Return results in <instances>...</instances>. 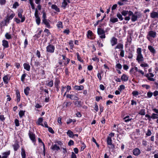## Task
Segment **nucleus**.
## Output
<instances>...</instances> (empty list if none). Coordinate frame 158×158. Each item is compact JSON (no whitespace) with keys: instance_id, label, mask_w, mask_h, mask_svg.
Returning <instances> with one entry per match:
<instances>
[{"instance_id":"1","label":"nucleus","mask_w":158,"mask_h":158,"mask_svg":"<svg viewBox=\"0 0 158 158\" xmlns=\"http://www.w3.org/2000/svg\"><path fill=\"white\" fill-rule=\"evenodd\" d=\"M136 52L137 53V56L136 60L139 63L143 61L144 60V58L141 53V48H137V49Z\"/></svg>"},{"instance_id":"2","label":"nucleus","mask_w":158,"mask_h":158,"mask_svg":"<svg viewBox=\"0 0 158 158\" xmlns=\"http://www.w3.org/2000/svg\"><path fill=\"white\" fill-rule=\"evenodd\" d=\"M97 33L101 39L106 38L105 31L103 29L98 28L97 29Z\"/></svg>"},{"instance_id":"3","label":"nucleus","mask_w":158,"mask_h":158,"mask_svg":"<svg viewBox=\"0 0 158 158\" xmlns=\"http://www.w3.org/2000/svg\"><path fill=\"white\" fill-rule=\"evenodd\" d=\"M23 12V9H19L18 11V16L19 18L21 19V22H23L25 20V17L24 15H22V14Z\"/></svg>"},{"instance_id":"4","label":"nucleus","mask_w":158,"mask_h":158,"mask_svg":"<svg viewBox=\"0 0 158 158\" xmlns=\"http://www.w3.org/2000/svg\"><path fill=\"white\" fill-rule=\"evenodd\" d=\"M134 14L132 16L131 18V20L133 22L137 20L138 18H139L141 17V14L139 12L136 11Z\"/></svg>"},{"instance_id":"5","label":"nucleus","mask_w":158,"mask_h":158,"mask_svg":"<svg viewBox=\"0 0 158 158\" xmlns=\"http://www.w3.org/2000/svg\"><path fill=\"white\" fill-rule=\"evenodd\" d=\"M60 83V80L58 78H56L55 79L54 84L55 87L56 88V91L58 92L59 90V85Z\"/></svg>"},{"instance_id":"6","label":"nucleus","mask_w":158,"mask_h":158,"mask_svg":"<svg viewBox=\"0 0 158 158\" xmlns=\"http://www.w3.org/2000/svg\"><path fill=\"white\" fill-rule=\"evenodd\" d=\"M46 49L47 52L52 53L54 52L55 47L54 45L52 44H49L46 47Z\"/></svg>"},{"instance_id":"7","label":"nucleus","mask_w":158,"mask_h":158,"mask_svg":"<svg viewBox=\"0 0 158 158\" xmlns=\"http://www.w3.org/2000/svg\"><path fill=\"white\" fill-rule=\"evenodd\" d=\"M28 135L31 140L32 141V142L35 143L36 142L35 139V135L32 132L29 131L28 133Z\"/></svg>"},{"instance_id":"8","label":"nucleus","mask_w":158,"mask_h":158,"mask_svg":"<svg viewBox=\"0 0 158 158\" xmlns=\"http://www.w3.org/2000/svg\"><path fill=\"white\" fill-rule=\"evenodd\" d=\"M86 35L87 38L90 40H94L95 38V37H94V34L90 30H88L87 31V33Z\"/></svg>"},{"instance_id":"9","label":"nucleus","mask_w":158,"mask_h":158,"mask_svg":"<svg viewBox=\"0 0 158 158\" xmlns=\"http://www.w3.org/2000/svg\"><path fill=\"white\" fill-rule=\"evenodd\" d=\"M156 32L155 31H149L147 36V38L148 39V36L153 38H155L156 36Z\"/></svg>"},{"instance_id":"10","label":"nucleus","mask_w":158,"mask_h":158,"mask_svg":"<svg viewBox=\"0 0 158 158\" xmlns=\"http://www.w3.org/2000/svg\"><path fill=\"white\" fill-rule=\"evenodd\" d=\"M9 77V75L7 74L4 76L3 77L2 79L4 84H7L8 83V81L10 80L11 78L10 77Z\"/></svg>"},{"instance_id":"11","label":"nucleus","mask_w":158,"mask_h":158,"mask_svg":"<svg viewBox=\"0 0 158 158\" xmlns=\"http://www.w3.org/2000/svg\"><path fill=\"white\" fill-rule=\"evenodd\" d=\"M48 21H50L48 19L42 20V23L44 24L45 25L46 27L49 29L51 28V26Z\"/></svg>"},{"instance_id":"12","label":"nucleus","mask_w":158,"mask_h":158,"mask_svg":"<svg viewBox=\"0 0 158 158\" xmlns=\"http://www.w3.org/2000/svg\"><path fill=\"white\" fill-rule=\"evenodd\" d=\"M110 42L111 45L113 46L117 44L118 40L115 37H113L110 40Z\"/></svg>"},{"instance_id":"13","label":"nucleus","mask_w":158,"mask_h":158,"mask_svg":"<svg viewBox=\"0 0 158 158\" xmlns=\"http://www.w3.org/2000/svg\"><path fill=\"white\" fill-rule=\"evenodd\" d=\"M140 153V151L138 148H135L133 151V154L135 156H138Z\"/></svg>"},{"instance_id":"14","label":"nucleus","mask_w":158,"mask_h":158,"mask_svg":"<svg viewBox=\"0 0 158 158\" xmlns=\"http://www.w3.org/2000/svg\"><path fill=\"white\" fill-rule=\"evenodd\" d=\"M51 149L53 151H58L60 149V147L56 144H52L51 147Z\"/></svg>"},{"instance_id":"15","label":"nucleus","mask_w":158,"mask_h":158,"mask_svg":"<svg viewBox=\"0 0 158 158\" xmlns=\"http://www.w3.org/2000/svg\"><path fill=\"white\" fill-rule=\"evenodd\" d=\"M2 45L4 48H8L9 47L8 41L5 40H3L2 41Z\"/></svg>"},{"instance_id":"16","label":"nucleus","mask_w":158,"mask_h":158,"mask_svg":"<svg viewBox=\"0 0 158 158\" xmlns=\"http://www.w3.org/2000/svg\"><path fill=\"white\" fill-rule=\"evenodd\" d=\"M24 69L26 70L29 71L30 70V66L28 63H24L23 64Z\"/></svg>"},{"instance_id":"17","label":"nucleus","mask_w":158,"mask_h":158,"mask_svg":"<svg viewBox=\"0 0 158 158\" xmlns=\"http://www.w3.org/2000/svg\"><path fill=\"white\" fill-rule=\"evenodd\" d=\"M150 16L152 18H158V12H152L150 14Z\"/></svg>"},{"instance_id":"18","label":"nucleus","mask_w":158,"mask_h":158,"mask_svg":"<svg viewBox=\"0 0 158 158\" xmlns=\"http://www.w3.org/2000/svg\"><path fill=\"white\" fill-rule=\"evenodd\" d=\"M10 151L9 150L7 152H3L2 155H3L2 158H7L8 156L10 155Z\"/></svg>"},{"instance_id":"19","label":"nucleus","mask_w":158,"mask_h":158,"mask_svg":"<svg viewBox=\"0 0 158 158\" xmlns=\"http://www.w3.org/2000/svg\"><path fill=\"white\" fill-rule=\"evenodd\" d=\"M67 2L70 3L69 0H63V1L62 3V6L64 9L68 5Z\"/></svg>"},{"instance_id":"20","label":"nucleus","mask_w":158,"mask_h":158,"mask_svg":"<svg viewBox=\"0 0 158 158\" xmlns=\"http://www.w3.org/2000/svg\"><path fill=\"white\" fill-rule=\"evenodd\" d=\"M51 8L53 10H54L57 12H59L60 10L58 6L56 4H52L51 6Z\"/></svg>"},{"instance_id":"21","label":"nucleus","mask_w":158,"mask_h":158,"mask_svg":"<svg viewBox=\"0 0 158 158\" xmlns=\"http://www.w3.org/2000/svg\"><path fill=\"white\" fill-rule=\"evenodd\" d=\"M74 89L77 90H82L84 88V86L82 85L78 86L75 85L74 87Z\"/></svg>"},{"instance_id":"22","label":"nucleus","mask_w":158,"mask_h":158,"mask_svg":"<svg viewBox=\"0 0 158 158\" xmlns=\"http://www.w3.org/2000/svg\"><path fill=\"white\" fill-rule=\"evenodd\" d=\"M148 49L150 51V52L153 54H155L156 53V51L154 48L151 45H149L148 47Z\"/></svg>"},{"instance_id":"23","label":"nucleus","mask_w":158,"mask_h":158,"mask_svg":"<svg viewBox=\"0 0 158 158\" xmlns=\"http://www.w3.org/2000/svg\"><path fill=\"white\" fill-rule=\"evenodd\" d=\"M121 79L122 81H128V77L126 74H123L121 77Z\"/></svg>"},{"instance_id":"24","label":"nucleus","mask_w":158,"mask_h":158,"mask_svg":"<svg viewBox=\"0 0 158 158\" xmlns=\"http://www.w3.org/2000/svg\"><path fill=\"white\" fill-rule=\"evenodd\" d=\"M119 49L120 50H121L122 49H123V44L122 43H118L115 47L114 48V49Z\"/></svg>"},{"instance_id":"25","label":"nucleus","mask_w":158,"mask_h":158,"mask_svg":"<svg viewBox=\"0 0 158 158\" xmlns=\"http://www.w3.org/2000/svg\"><path fill=\"white\" fill-rule=\"evenodd\" d=\"M118 21V20L117 18L114 17L110 18V22L112 23H114L117 22Z\"/></svg>"},{"instance_id":"26","label":"nucleus","mask_w":158,"mask_h":158,"mask_svg":"<svg viewBox=\"0 0 158 158\" xmlns=\"http://www.w3.org/2000/svg\"><path fill=\"white\" fill-rule=\"evenodd\" d=\"M30 88L28 87L27 86L24 89V92L25 94L27 96L29 94V92L30 91Z\"/></svg>"},{"instance_id":"27","label":"nucleus","mask_w":158,"mask_h":158,"mask_svg":"<svg viewBox=\"0 0 158 158\" xmlns=\"http://www.w3.org/2000/svg\"><path fill=\"white\" fill-rule=\"evenodd\" d=\"M43 121V118H39L37 122H36L37 124L38 125H40L44 127L43 124L41 123Z\"/></svg>"},{"instance_id":"28","label":"nucleus","mask_w":158,"mask_h":158,"mask_svg":"<svg viewBox=\"0 0 158 158\" xmlns=\"http://www.w3.org/2000/svg\"><path fill=\"white\" fill-rule=\"evenodd\" d=\"M144 76L147 78L148 79V80L150 81H154L155 80V79L154 78L150 77L149 76V73H148L147 74L145 75Z\"/></svg>"},{"instance_id":"29","label":"nucleus","mask_w":158,"mask_h":158,"mask_svg":"<svg viewBox=\"0 0 158 158\" xmlns=\"http://www.w3.org/2000/svg\"><path fill=\"white\" fill-rule=\"evenodd\" d=\"M66 88V91L64 94V96H65L68 93H69V91L72 89L71 86L69 85H67Z\"/></svg>"},{"instance_id":"30","label":"nucleus","mask_w":158,"mask_h":158,"mask_svg":"<svg viewBox=\"0 0 158 158\" xmlns=\"http://www.w3.org/2000/svg\"><path fill=\"white\" fill-rule=\"evenodd\" d=\"M76 55L77 56V58L78 60L80 61L81 62L83 63L84 61L82 59H81V57L80 56L79 53L78 52H77L76 53Z\"/></svg>"},{"instance_id":"31","label":"nucleus","mask_w":158,"mask_h":158,"mask_svg":"<svg viewBox=\"0 0 158 158\" xmlns=\"http://www.w3.org/2000/svg\"><path fill=\"white\" fill-rule=\"evenodd\" d=\"M56 26L58 28H63V25L61 21H58L57 24Z\"/></svg>"},{"instance_id":"32","label":"nucleus","mask_w":158,"mask_h":158,"mask_svg":"<svg viewBox=\"0 0 158 158\" xmlns=\"http://www.w3.org/2000/svg\"><path fill=\"white\" fill-rule=\"evenodd\" d=\"M107 143L108 145L112 144V140L110 137L108 136L107 137Z\"/></svg>"},{"instance_id":"33","label":"nucleus","mask_w":158,"mask_h":158,"mask_svg":"<svg viewBox=\"0 0 158 158\" xmlns=\"http://www.w3.org/2000/svg\"><path fill=\"white\" fill-rule=\"evenodd\" d=\"M122 14H120L119 13H118L117 14L116 16L120 21H122L123 19V18L122 17Z\"/></svg>"},{"instance_id":"34","label":"nucleus","mask_w":158,"mask_h":158,"mask_svg":"<svg viewBox=\"0 0 158 158\" xmlns=\"http://www.w3.org/2000/svg\"><path fill=\"white\" fill-rule=\"evenodd\" d=\"M67 134L70 137H73L74 136L73 132L71 130H68Z\"/></svg>"},{"instance_id":"35","label":"nucleus","mask_w":158,"mask_h":158,"mask_svg":"<svg viewBox=\"0 0 158 158\" xmlns=\"http://www.w3.org/2000/svg\"><path fill=\"white\" fill-rule=\"evenodd\" d=\"M5 37L7 40H10L12 39L11 35L7 32L5 34Z\"/></svg>"},{"instance_id":"36","label":"nucleus","mask_w":158,"mask_h":158,"mask_svg":"<svg viewBox=\"0 0 158 158\" xmlns=\"http://www.w3.org/2000/svg\"><path fill=\"white\" fill-rule=\"evenodd\" d=\"M42 30H40L39 31L38 33L36 34H35L34 36V37L36 38L37 39L40 37L41 35V33L42 32Z\"/></svg>"},{"instance_id":"37","label":"nucleus","mask_w":158,"mask_h":158,"mask_svg":"<svg viewBox=\"0 0 158 158\" xmlns=\"http://www.w3.org/2000/svg\"><path fill=\"white\" fill-rule=\"evenodd\" d=\"M75 105L77 106H81L82 105V102L81 101H76L75 102Z\"/></svg>"},{"instance_id":"38","label":"nucleus","mask_w":158,"mask_h":158,"mask_svg":"<svg viewBox=\"0 0 158 158\" xmlns=\"http://www.w3.org/2000/svg\"><path fill=\"white\" fill-rule=\"evenodd\" d=\"M69 45L71 49H73L74 47V44L73 41L70 40L69 42Z\"/></svg>"},{"instance_id":"39","label":"nucleus","mask_w":158,"mask_h":158,"mask_svg":"<svg viewBox=\"0 0 158 158\" xmlns=\"http://www.w3.org/2000/svg\"><path fill=\"white\" fill-rule=\"evenodd\" d=\"M124 121L126 122H128L132 119V118H130L129 116H127L123 118Z\"/></svg>"},{"instance_id":"40","label":"nucleus","mask_w":158,"mask_h":158,"mask_svg":"<svg viewBox=\"0 0 158 158\" xmlns=\"http://www.w3.org/2000/svg\"><path fill=\"white\" fill-rule=\"evenodd\" d=\"M27 74L25 73L24 74H23L21 77V81L23 82L24 81L25 78L26 76L27 75Z\"/></svg>"},{"instance_id":"41","label":"nucleus","mask_w":158,"mask_h":158,"mask_svg":"<svg viewBox=\"0 0 158 158\" xmlns=\"http://www.w3.org/2000/svg\"><path fill=\"white\" fill-rule=\"evenodd\" d=\"M13 146L14 148V150L15 151H16L18 149L19 147V144L17 143H15L13 145Z\"/></svg>"},{"instance_id":"42","label":"nucleus","mask_w":158,"mask_h":158,"mask_svg":"<svg viewBox=\"0 0 158 158\" xmlns=\"http://www.w3.org/2000/svg\"><path fill=\"white\" fill-rule=\"evenodd\" d=\"M25 111L20 110L19 112V115L20 118H22L24 115Z\"/></svg>"},{"instance_id":"43","label":"nucleus","mask_w":158,"mask_h":158,"mask_svg":"<svg viewBox=\"0 0 158 158\" xmlns=\"http://www.w3.org/2000/svg\"><path fill=\"white\" fill-rule=\"evenodd\" d=\"M10 19L7 16H6L4 19L5 25H6L7 23H9L10 22Z\"/></svg>"},{"instance_id":"44","label":"nucleus","mask_w":158,"mask_h":158,"mask_svg":"<svg viewBox=\"0 0 158 158\" xmlns=\"http://www.w3.org/2000/svg\"><path fill=\"white\" fill-rule=\"evenodd\" d=\"M21 154L22 156V158H26L25 152V150L23 149H22Z\"/></svg>"},{"instance_id":"45","label":"nucleus","mask_w":158,"mask_h":158,"mask_svg":"<svg viewBox=\"0 0 158 158\" xmlns=\"http://www.w3.org/2000/svg\"><path fill=\"white\" fill-rule=\"evenodd\" d=\"M158 115L157 114L155 113H153L152 115L151 116V118L152 119H158V117L157 116Z\"/></svg>"},{"instance_id":"46","label":"nucleus","mask_w":158,"mask_h":158,"mask_svg":"<svg viewBox=\"0 0 158 158\" xmlns=\"http://www.w3.org/2000/svg\"><path fill=\"white\" fill-rule=\"evenodd\" d=\"M36 20L35 21L36 24L38 25H39L40 23L41 20L40 19V17L35 18Z\"/></svg>"},{"instance_id":"47","label":"nucleus","mask_w":158,"mask_h":158,"mask_svg":"<svg viewBox=\"0 0 158 158\" xmlns=\"http://www.w3.org/2000/svg\"><path fill=\"white\" fill-rule=\"evenodd\" d=\"M145 110L144 109H141L139 111V114L141 115H144L145 114Z\"/></svg>"},{"instance_id":"48","label":"nucleus","mask_w":158,"mask_h":158,"mask_svg":"<svg viewBox=\"0 0 158 158\" xmlns=\"http://www.w3.org/2000/svg\"><path fill=\"white\" fill-rule=\"evenodd\" d=\"M128 13V10H123L121 12L122 15L124 16H126Z\"/></svg>"},{"instance_id":"49","label":"nucleus","mask_w":158,"mask_h":158,"mask_svg":"<svg viewBox=\"0 0 158 158\" xmlns=\"http://www.w3.org/2000/svg\"><path fill=\"white\" fill-rule=\"evenodd\" d=\"M53 85V80L50 81L47 84V86H49L50 87H52Z\"/></svg>"},{"instance_id":"50","label":"nucleus","mask_w":158,"mask_h":158,"mask_svg":"<svg viewBox=\"0 0 158 158\" xmlns=\"http://www.w3.org/2000/svg\"><path fill=\"white\" fill-rule=\"evenodd\" d=\"M119 51H120V56L122 57H123L124 56V51L123 49H122L121 50H120Z\"/></svg>"},{"instance_id":"51","label":"nucleus","mask_w":158,"mask_h":158,"mask_svg":"<svg viewBox=\"0 0 158 158\" xmlns=\"http://www.w3.org/2000/svg\"><path fill=\"white\" fill-rule=\"evenodd\" d=\"M19 6V4L18 2H15L13 5V8L14 9H16L17 7Z\"/></svg>"},{"instance_id":"52","label":"nucleus","mask_w":158,"mask_h":158,"mask_svg":"<svg viewBox=\"0 0 158 158\" xmlns=\"http://www.w3.org/2000/svg\"><path fill=\"white\" fill-rule=\"evenodd\" d=\"M97 42L99 47H102L103 46V44L102 43H101L102 41L101 40H98Z\"/></svg>"},{"instance_id":"53","label":"nucleus","mask_w":158,"mask_h":158,"mask_svg":"<svg viewBox=\"0 0 158 158\" xmlns=\"http://www.w3.org/2000/svg\"><path fill=\"white\" fill-rule=\"evenodd\" d=\"M46 18L47 16L46 13L45 12L43 11V12L42 20L47 19Z\"/></svg>"},{"instance_id":"54","label":"nucleus","mask_w":158,"mask_h":158,"mask_svg":"<svg viewBox=\"0 0 158 158\" xmlns=\"http://www.w3.org/2000/svg\"><path fill=\"white\" fill-rule=\"evenodd\" d=\"M128 55V58L130 59H131L133 56L132 52L131 51L130 52H129Z\"/></svg>"},{"instance_id":"55","label":"nucleus","mask_w":158,"mask_h":158,"mask_svg":"<svg viewBox=\"0 0 158 158\" xmlns=\"http://www.w3.org/2000/svg\"><path fill=\"white\" fill-rule=\"evenodd\" d=\"M125 87L124 85H121L119 86V88L118 89V90L121 91L125 89Z\"/></svg>"},{"instance_id":"56","label":"nucleus","mask_w":158,"mask_h":158,"mask_svg":"<svg viewBox=\"0 0 158 158\" xmlns=\"http://www.w3.org/2000/svg\"><path fill=\"white\" fill-rule=\"evenodd\" d=\"M115 68L119 69H122V66L120 63H118L116 64Z\"/></svg>"},{"instance_id":"57","label":"nucleus","mask_w":158,"mask_h":158,"mask_svg":"<svg viewBox=\"0 0 158 158\" xmlns=\"http://www.w3.org/2000/svg\"><path fill=\"white\" fill-rule=\"evenodd\" d=\"M15 16V14L14 13H13L10 15H7V16L10 20H11Z\"/></svg>"},{"instance_id":"58","label":"nucleus","mask_w":158,"mask_h":158,"mask_svg":"<svg viewBox=\"0 0 158 158\" xmlns=\"http://www.w3.org/2000/svg\"><path fill=\"white\" fill-rule=\"evenodd\" d=\"M75 97V96L73 95L70 94H67L66 95V97L67 98L71 99L72 98H74Z\"/></svg>"},{"instance_id":"59","label":"nucleus","mask_w":158,"mask_h":158,"mask_svg":"<svg viewBox=\"0 0 158 158\" xmlns=\"http://www.w3.org/2000/svg\"><path fill=\"white\" fill-rule=\"evenodd\" d=\"M16 97L17 99H20V93L19 91L18 90L16 91Z\"/></svg>"},{"instance_id":"60","label":"nucleus","mask_w":158,"mask_h":158,"mask_svg":"<svg viewBox=\"0 0 158 158\" xmlns=\"http://www.w3.org/2000/svg\"><path fill=\"white\" fill-rule=\"evenodd\" d=\"M44 31L47 33L48 36L50 34H51V33L50 32L49 30L47 28H45L44 29Z\"/></svg>"},{"instance_id":"61","label":"nucleus","mask_w":158,"mask_h":158,"mask_svg":"<svg viewBox=\"0 0 158 158\" xmlns=\"http://www.w3.org/2000/svg\"><path fill=\"white\" fill-rule=\"evenodd\" d=\"M35 18L39 17V14H38V11L37 9L36 8L35 9Z\"/></svg>"},{"instance_id":"62","label":"nucleus","mask_w":158,"mask_h":158,"mask_svg":"<svg viewBox=\"0 0 158 158\" xmlns=\"http://www.w3.org/2000/svg\"><path fill=\"white\" fill-rule=\"evenodd\" d=\"M139 93L137 91H134L132 92L133 96H136L138 95Z\"/></svg>"},{"instance_id":"63","label":"nucleus","mask_w":158,"mask_h":158,"mask_svg":"<svg viewBox=\"0 0 158 158\" xmlns=\"http://www.w3.org/2000/svg\"><path fill=\"white\" fill-rule=\"evenodd\" d=\"M63 32L64 34H66L67 35H69L70 32V31L69 29H66L64 30Z\"/></svg>"},{"instance_id":"64","label":"nucleus","mask_w":158,"mask_h":158,"mask_svg":"<svg viewBox=\"0 0 158 158\" xmlns=\"http://www.w3.org/2000/svg\"><path fill=\"white\" fill-rule=\"evenodd\" d=\"M15 66H16V68H17L18 69H19L20 67V64L18 62H16L15 63Z\"/></svg>"}]
</instances>
